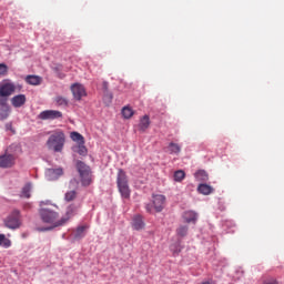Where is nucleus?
I'll use <instances>...</instances> for the list:
<instances>
[{"mask_svg":"<svg viewBox=\"0 0 284 284\" xmlns=\"http://www.w3.org/2000/svg\"><path fill=\"white\" fill-rule=\"evenodd\" d=\"M21 90H23L21 84H14L8 80L0 83V105L8 103V98L12 97L14 92H21Z\"/></svg>","mask_w":284,"mask_h":284,"instance_id":"nucleus-1","label":"nucleus"},{"mask_svg":"<svg viewBox=\"0 0 284 284\" xmlns=\"http://www.w3.org/2000/svg\"><path fill=\"white\" fill-rule=\"evenodd\" d=\"M65 145V133L61 130H55L47 140L48 150L53 152H63V146Z\"/></svg>","mask_w":284,"mask_h":284,"instance_id":"nucleus-2","label":"nucleus"},{"mask_svg":"<svg viewBox=\"0 0 284 284\" xmlns=\"http://www.w3.org/2000/svg\"><path fill=\"white\" fill-rule=\"evenodd\" d=\"M43 205H48L45 202L40 203V210L39 215L42 221V223H48L49 225H53L52 227H57V223H59V212L50 209V207H43Z\"/></svg>","mask_w":284,"mask_h":284,"instance_id":"nucleus-3","label":"nucleus"},{"mask_svg":"<svg viewBox=\"0 0 284 284\" xmlns=\"http://www.w3.org/2000/svg\"><path fill=\"white\" fill-rule=\"evenodd\" d=\"M116 185L122 199H130L131 191L128 174L122 169L118 171Z\"/></svg>","mask_w":284,"mask_h":284,"instance_id":"nucleus-4","label":"nucleus"},{"mask_svg":"<svg viewBox=\"0 0 284 284\" xmlns=\"http://www.w3.org/2000/svg\"><path fill=\"white\" fill-rule=\"evenodd\" d=\"M4 227L8 230H19L23 224L21 220V211L19 209H13L9 215L3 220Z\"/></svg>","mask_w":284,"mask_h":284,"instance_id":"nucleus-5","label":"nucleus"},{"mask_svg":"<svg viewBox=\"0 0 284 284\" xmlns=\"http://www.w3.org/2000/svg\"><path fill=\"white\" fill-rule=\"evenodd\" d=\"M77 170L80 174L81 183L84 187H88L92 183V171L90 166L84 164L82 161L77 162Z\"/></svg>","mask_w":284,"mask_h":284,"instance_id":"nucleus-6","label":"nucleus"},{"mask_svg":"<svg viewBox=\"0 0 284 284\" xmlns=\"http://www.w3.org/2000/svg\"><path fill=\"white\" fill-rule=\"evenodd\" d=\"M77 214V205L74 204H70L67 210L64 215L58 220V222L55 223V227H61L62 225H65V223H68L72 216H74Z\"/></svg>","mask_w":284,"mask_h":284,"instance_id":"nucleus-7","label":"nucleus"},{"mask_svg":"<svg viewBox=\"0 0 284 284\" xmlns=\"http://www.w3.org/2000/svg\"><path fill=\"white\" fill-rule=\"evenodd\" d=\"M63 113L61 111L45 110L38 115V119L41 121H54V119H61Z\"/></svg>","mask_w":284,"mask_h":284,"instance_id":"nucleus-8","label":"nucleus"},{"mask_svg":"<svg viewBox=\"0 0 284 284\" xmlns=\"http://www.w3.org/2000/svg\"><path fill=\"white\" fill-rule=\"evenodd\" d=\"M71 92L75 101H81L83 97H88V92L85 91V87L81 83H74L71 85Z\"/></svg>","mask_w":284,"mask_h":284,"instance_id":"nucleus-9","label":"nucleus"},{"mask_svg":"<svg viewBox=\"0 0 284 284\" xmlns=\"http://www.w3.org/2000/svg\"><path fill=\"white\" fill-rule=\"evenodd\" d=\"M16 158L13 154L0 155V168L8 169L14 165Z\"/></svg>","mask_w":284,"mask_h":284,"instance_id":"nucleus-10","label":"nucleus"},{"mask_svg":"<svg viewBox=\"0 0 284 284\" xmlns=\"http://www.w3.org/2000/svg\"><path fill=\"white\" fill-rule=\"evenodd\" d=\"M45 176L48 181H57L60 176H63V169H48L45 171Z\"/></svg>","mask_w":284,"mask_h":284,"instance_id":"nucleus-11","label":"nucleus"},{"mask_svg":"<svg viewBox=\"0 0 284 284\" xmlns=\"http://www.w3.org/2000/svg\"><path fill=\"white\" fill-rule=\"evenodd\" d=\"M131 225L133 230H135L136 232H141V230H145V222L143 221V216L140 214L133 216Z\"/></svg>","mask_w":284,"mask_h":284,"instance_id":"nucleus-12","label":"nucleus"},{"mask_svg":"<svg viewBox=\"0 0 284 284\" xmlns=\"http://www.w3.org/2000/svg\"><path fill=\"white\" fill-rule=\"evenodd\" d=\"M153 205L155 212H163V207H165V196L164 195H154L153 196Z\"/></svg>","mask_w":284,"mask_h":284,"instance_id":"nucleus-13","label":"nucleus"},{"mask_svg":"<svg viewBox=\"0 0 284 284\" xmlns=\"http://www.w3.org/2000/svg\"><path fill=\"white\" fill-rule=\"evenodd\" d=\"M26 101H28L26 94H18L11 98V105L13 108H23V105H26Z\"/></svg>","mask_w":284,"mask_h":284,"instance_id":"nucleus-14","label":"nucleus"},{"mask_svg":"<svg viewBox=\"0 0 284 284\" xmlns=\"http://www.w3.org/2000/svg\"><path fill=\"white\" fill-rule=\"evenodd\" d=\"M182 219L184 223H193L196 224V221L199 220V214L194 211H185L182 215Z\"/></svg>","mask_w":284,"mask_h":284,"instance_id":"nucleus-15","label":"nucleus"},{"mask_svg":"<svg viewBox=\"0 0 284 284\" xmlns=\"http://www.w3.org/2000/svg\"><path fill=\"white\" fill-rule=\"evenodd\" d=\"M10 116V105L8 102L0 104V121H6Z\"/></svg>","mask_w":284,"mask_h":284,"instance_id":"nucleus-16","label":"nucleus"},{"mask_svg":"<svg viewBox=\"0 0 284 284\" xmlns=\"http://www.w3.org/2000/svg\"><path fill=\"white\" fill-rule=\"evenodd\" d=\"M73 152H77V154H80V156H87L88 148H85V143H81V144L73 146Z\"/></svg>","mask_w":284,"mask_h":284,"instance_id":"nucleus-17","label":"nucleus"},{"mask_svg":"<svg viewBox=\"0 0 284 284\" xmlns=\"http://www.w3.org/2000/svg\"><path fill=\"white\" fill-rule=\"evenodd\" d=\"M26 82L29 85H41V77H38V75H27Z\"/></svg>","mask_w":284,"mask_h":284,"instance_id":"nucleus-18","label":"nucleus"},{"mask_svg":"<svg viewBox=\"0 0 284 284\" xmlns=\"http://www.w3.org/2000/svg\"><path fill=\"white\" fill-rule=\"evenodd\" d=\"M197 191L200 192V194H204L205 196H207V194H212V192H214V189H212V186L207 184H200L197 186Z\"/></svg>","mask_w":284,"mask_h":284,"instance_id":"nucleus-19","label":"nucleus"},{"mask_svg":"<svg viewBox=\"0 0 284 284\" xmlns=\"http://www.w3.org/2000/svg\"><path fill=\"white\" fill-rule=\"evenodd\" d=\"M85 230H88V226H79L73 233V239H75V241L83 239V236H85Z\"/></svg>","mask_w":284,"mask_h":284,"instance_id":"nucleus-20","label":"nucleus"},{"mask_svg":"<svg viewBox=\"0 0 284 284\" xmlns=\"http://www.w3.org/2000/svg\"><path fill=\"white\" fill-rule=\"evenodd\" d=\"M139 128L142 132H145V130H148V128H150V115H144L141 120H140V124Z\"/></svg>","mask_w":284,"mask_h":284,"instance_id":"nucleus-21","label":"nucleus"},{"mask_svg":"<svg viewBox=\"0 0 284 284\" xmlns=\"http://www.w3.org/2000/svg\"><path fill=\"white\" fill-rule=\"evenodd\" d=\"M189 230H190V226H187V225H180L176 229V235L180 236V239H184V236H187Z\"/></svg>","mask_w":284,"mask_h":284,"instance_id":"nucleus-22","label":"nucleus"},{"mask_svg":"<svg viewBox=\"0 0 284 284\" xmlns=\"http://www.w3.org/2000/svg\"><path fill=\"white\" fill-rule=\"evenodd\" d=\"M30 192H32V184L28 183L22 187L21 197L22 199H30Z\"/></svg>","mask_w":284,"mask_h":284,"instance_id":"nucleus-23","label":"nucleus"},{"mask_svg":"<svg viewBox=\"0 0 284 284\" xmlns=\"http://www.w3.org/2000/svg\"><path fill=\"white\" fill-rule=\"evenodd\" d=\"M169 152H170V154H180L181 145H179L178 143L171 142L169 144Z\"/></svg>","mask_w":284,"mask_h":284,"instance_id":"nucleus-24","label":"nucleus"},{"mask_svg":"<svg viewBox=\"0 0 284 284\" xmlns=\"http://www.w3.org/2000/svg\"><path fill=\"white\" fill-rule=\"evenodd\" d=\"M71 139L72 141H75L78 144L85 143V139L79 132H72Z\"/></svg>","mask_w":284,"mask_h":284,"instance_id":"nucleus-25","label":"nucleus"},{"mask_svg":"<svg viewBox=\"0 0 284 284\" xmlns=\"http://www.w3.org/2000/svg\"><path fill=\"white\" fill-rule=\"evenodd\" d=\"M122 115L125 119H132V116H134V110H132V108H130V106H124L122 109Z\"/></svg>","mask_w":284,"mask_h":284,"instance_id":"nucleus-26","label":"nucleus"},{"mask_svg":"<svg viewBox=\"0 0 284 284\" xmlns=\"http://www.w3.org/2000/svg\"><path fill=\"white\" fill-rule=\"evenodd\" d=\"M0 245L2 247H10L12 245V241L6 237V235L0 234Z\"/></svg>","mask_w":284,"mask_h":284,"instance_id":"nucleus-27","label":"nucleus"},{"mask_svg":"<svg viewBox=\"0 0 284 284\" xmlns=\"http://www.w3.org/2000/svg\"><path fill=\"white\" fill-rule=\"evenodd\" d=\"M54 101H55L57 105H60L62 108L68 106V100L65 98L61 97V95L55 97Z\"/></svg>","mask_w":284,"mask_h":284,"instance_id":"nucleus-28","label":"nucleus"},{"mask_svg":"<svg viewBox=\"0 0 284 284\" xmlns=\"http://www.w3.org/2000/svg\"><path fill=\"white\" fill-rule=\"evenodd\" d=\"M74 199H77V191H68L64 194V200L70 203L71 201H74Z\"/></svg>","mask_w":284,"mask_h":284,"instance_id":"nucleus-29","label":"nucleus"},{"mask_svg":"<svg viewBox=\"0 0 284 284\" xmlns=\"http://www.w3.org/2000/svg\"><path fill=\"white\" fill-rule=\"evenodd\" d=\"M183 179H185V172L183 170H179L174 173V181H176L178 183H181Z\"/></svg>","mask_w":284,"mask_h":284,"instance_id":"nucleus-30","label":"nucleus"},{"mask_svg":"<svg viewBox=\"0 0 284 284\" xmlns=\"http://www.w3.org/2000/svg\"><path fill=\"white\" fill-rule=\"evenodd\" d=\"M195 179L197 181H206L207 180V173H205V171H197L195 173Z\"/></svg>","mask_w":284,"mask_h":284,"instance_id":"nucleus-31","label":"nucleus"},{"mask_svg":"<svg viewBox=\"0 0 284 284\" xmlns=\"http://www.w3.org/2000/svg\"><path fill=\"white\" fill-rule=\"evenodd\" d=\"M170 250L173 254H181V244H172Z\"/></svg>","mask_w":284,"mask_h":284,"instance_id":"nucleus-32","label":"nucleus"},{"mask_svg":"<svg viewBox=\"0 0 284 284\" xmlns=\"http://www.w3.org/2000/svg\"><path fill=\"white\" fill-rule=\"evenodd\" d=\"M8 74V65L6 63H0V77H6Z\"/></svg>","mask_w":284,"mask_h":284,"instance_id":"nucleus-33","label":"nucleus"},{"mask_svg":"<svg viewBox=\"0 0 284 284\" xmlns=\"http://www.w3.org/2000/svg\"><path fill=\"white\" fill-rule=\"evenodd\" d=\"M113 95L112 93L104 94V102L105 103H112Z\"/></svg>","mask_w":284,"mask_h":284,"instance_id":"nucleus-34","label":"nucleus"},{"mask_svg":"<svg viewBox=\"0 0 284 284\" xmlns=\"http://www.w3.org/2000/svg\"><path fill=\"white\" fill-rule=\"evenodd\" d=\"M145 210H146V212H149L150 214H152V204H146V205H145Z\"/></svg>","mask_w":284,"mask_h":284,"instance_id":"nucleus-35","label":"nucleus"},{"mask_svg":"<svg viewBox=\"0 0 284 284\" xmlns=\"http://www.w3.org/2000/svg\"><path fill=\"white\" fill-rule=\"evenodd\" d=\"M6 129L10 130L11 132H14V130H12V123H7Z\"/></svg>","mask_w":284,"mask_h":284,"instance_id":"nucleus-36","label":"nucleus"},{"mask_svg":"<svg viewBox=\"0 0 284 284\" xmlns=\"http://www.w3.org/2000/svg\"><path fill=\"white\" fill-rule=\"evenodd\" d=\"M108 82H103L102 83V88H103V90H104V92H108Z\"/></svg>","mask_w":284,"mask_h":284,"instance_id":"nucleus-37","label":"nucleus"},{"mask_svg":"<svg viewBox=\"0 0 284 284\" xmlns=\"http://www.w3.org/2000/svg\"><path fill=\"white\" fill-rule=\"evenodd\" d=\"M47 230H52V227H49V229H47Z\"/></svg>","mask_w":284,"mask_h":284,"instance_id":"nucleus-38","label":"nucleus"}]
</instances>
